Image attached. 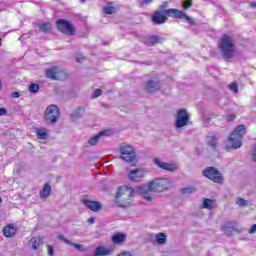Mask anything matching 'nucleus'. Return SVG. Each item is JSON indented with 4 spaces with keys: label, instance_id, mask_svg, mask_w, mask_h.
I'll return each mask as SVG.
<instances>
[{
    "label": "nucleus",
    "instance_id": "1",
    "mask_svg": "<svg viewBox=\"0 0 256 256\" xmlns=\"http://www.w3.org/2000/svg\"><path fill=\"white\" fill-rule=\"evenodd\" d=\"M174 183L175 181L171 178H155L147 184L139 186L137 190L145 201L151 203L153 201V193H165V191L173 188Z\"/></svg>",
    "mask_w": 256,
    "mask_h": 256
},
{
    "label": "nucleus",
    "instance_id": "2",
    "mask_svg": "<svg viewBox=\"0 0 256 256\" xmlns=\"http://www.w3.org/2000/svg\"><path fill=\"white\" fill-rule=\"evenodd\" d=\"M245 133H247V126L243 124L238 125L230 134V137L226 142V151L240 149L241 145H243L242 141Z\"/></svg>",
    "mask_w": 256,
    "mask_h": 256
},
{
    "label": "nucleus",
    "instance_id": "3",
    "mask_svg": "<svg viewBox=\"0 0 256 256\" xmlns=\"http://www.w3.org/2000/svg\"><path fill=\"white\" fill-rule=\"evenodd\" d=\"M218 49L226 61H230V59H233L235 57V41L233 40V37L224 34L218 43Z\"/></svg>",
    "mask_w": 256,
    "mask_h": 256
},
{
    "label": "nucleus",
    "instance_id": "4",
    "mask_svg": "<svg viewBox=\"0 0 256 256\" xmlns=\"http://www.w3.org/2000/svg\"><path fill=\"white\" fill-rule=\"evenodd\" d=\"M135 190L129 186H122L116 194V203L119 207H129L133 203Z\"/></svg>",
    "mask_w": 256,
    "mask_h": 256
},
{
    "label": "nucleus",
    "instance_id": "5",
    "mask_svg": "<svg viewBox=\"0 0 256 256\" xmlns=\"http://www.w3.org/2000/svg\"><path fill=\"white\" fill-rule=\"evenodd\" d=\"M45 75L47 79H51L52 81H65L67 79V73L57 66L46 69Z\"/></svg>",
    "mask_w": 256,
    "mask_h": 256
},
{
    "label": "nucleus",
    "instance_id": "6",
    "mask_svg": "<svg viewBox=\"0 0 256 256\" xmlns=\"http://www.w3.org/2000/svg\"><path fill=\"white\" fill-rule=\"evenodd\" d=\"M120 159L126 163H133L136 158L135 148L129 144L120 145Z\"/></svg>",
    "mask_w": 256,
    "mask_h": 256
},
{
    "label": "nucleus",
    "instance_id": "7",
    "mask_svg": "<svg viewBox=\"0 0 256 256\" xmlns=\"http://www.w3.org/2000/svg\"><path fill=\"white\" fill-rule=\"evenodd\" d=\"M60 117V112H59V107L55 104L49 105L44 113V120L46 123H52L55 124L59 121Z\"/></svg>",
    "mask_w": 256,
    "mask_h": 256
},
{
    "label": "nucleus",
    "instance_id": "8",
    "mask_svg": "<svg viewBox=\"0 0 256 256\" xmlns=\"http://www.w3.org/2000/svg\"><path fill=\"white\" fill-rule=\"evenodd\" d=\"M202 175L206 177V179H210V181H213L214 183H223V175H221V172L215 167H206L203 170Z\"/></svg>",
    "mask_w": 256,
    "mask_h": 256
},
{
    "label": "nucleus",
    "instance_id": "9",
    "mask_svg": "<svg viewBox=\"0 0 256 256\" xmlns=\"http://www.w3.org/2000/svg\"><path fill=\"white\" fill-rule=\"evenodd\" d=\"M161 87H163V83L158 77H151L144 82L146 93H157V91H161Z\"/></svg>",
    "mask_w": 256,
    "mask_h": 256
},
{
    "label": "nucleus",
    "instance_id": "10",
    "mask_svg": "<svg viewBox=\"0 0 256 256\" xmlns=\"http://www.w3.org/2000/svg\"><path fill=\"white\" fill-rule=\"evenodd\" d=\"M56 27L60 33H64V35H75V26L65 19H59L56 22Z\"/></svg>",
    "mask_w": 256,
    "mask_h": 256
},
{
    "label": "nucleus",
    "instance_id": "11",
    "mask_svg": "<svg viewBox=\"0 0 256 256\" xmlns=\"http://www.w3.org/2000/svg\"><path fill=\"white\" fill-rule=\"evenodd\" d=\"M189 123V113L187 109L183 108L177 111L175 127L176 129H181L182 127L187 126Z\"/></svg>",
    "mask_w": 256,
    "mask_h": 256
},
{
    "label": "nucleus",
    "instance_id": "12",
    "mask_svg": "<svg viewBox=\"0 0 256 256\" xmlns=\"http://www.w3.org/2000/svg\"><path fill=\"white\" fill-rule=\"evenodd\" d=\"M128 177L132 183H141L147 177V169L135 168L129 171Z\"/></svg>",
    "mask_w": 256,
    "mask_h": 256
},
{
    "label": "nucleus",
    "instance_id": "13",
    "mask_svg": "<svg viewBox=\"0 0 256 256\" xmlns=\"http://www.w3.org/2000/svg\"><path fill=\"white\" fill-rule=\"evenodd\" d=\"M154 163L155 165H157V167H159V169H163L164 171H170V173H175V171L179 169L175 164L163 162L159 158H155Z\"/></svg>",
    "mask_w": 256,
    "mask_h": 256
},
{
    "label": "nucleus",
    "instance_id": "14",
    "mask_svg": "<svg viewBox=\"0 0 256 256\" xmlns=\"http://www.w3.org/2000/svg\"><path fill=\"white\" fill-rule=\"evenodd\" d=\"M163 41H165V38L159 35H152L143 39V43L147 45V47H155V45H159L160 43H163Z\"/></svg>",
    "mask_w": 256,
    "mask_h": 256
},
{
    "label": "nucleus",
    "instance_id": "15",
    "mask_svg": "<svg viewBox=\"0 0 256 256\" xmlns=\"http://www.w3.org/2000/svg\"><path fill=\"white\" fill-rule=\"evenodd\" d=\"M152 21L155 25H163V23H167L165 10L156 11L152 16Z\"/></svg>",
    "mask_w": 256,
    "mask_h": 256
},
{
    "label": "nucleus",
    "instance_id": "16",
    "mask_svg": "<svg viewBox=\"0 0 256 256\" xmlns=\"http://www.w3.org/2000/svg\"><path fill=\"white\" fill-rule=\"evenodd\" d=\"M222 231L224 235L230 237V235H233V233H241L243 228L241 226L237 227L236 225L227 224L222 226Z\"/></svg>",
    "mask_w": 256,
    "mask_h": 256
},
{
    "label": "nucleus",
    "instance_id": "17",
    "mask_svg": "<svg viewBox=\"0 0 256 256\" xmlns=\"http://www.w3.org/2000/svg\"><path fill=\"white\" fill-rule=\"evenodd\" d=\"M82 203H83V205H85V207L90 209V211H94V212L101 211V203H99V201L83 199Z\"/></svg>",
    "mask_w": 256,
    "mask_h": 256
},
{
    "label": "nucleus",
    "instance_id": "18",
    "mask_svg": "<svg viewBox=\"0 0 256 256\" xmlns=\"http://www.w3.org/2000/svg\"><path fill=\"white\" fill-rule=\"evenodd\" d=\"M164 13L174 19H183V17H185V13L183 11L173 8L164 10Z\"/></svg>",
    "mask_w": 256,
    "mask_h": 256
},
{
    "label": "nucleus",
    "instance_id": "19",
    "mask_svg": "<svg viewBox=\"0 0 256 256\" xmlns=\"http://www.w3.org/2000/svg\"><path fill=\"white\" fill-rule=\"evenodd\" d=\"M104 135H109V130L100 131L98 134L91 137L88 140V145H90L91 147H95V145L99 143V139H101V137H104Z\"/></svg>",
    "mask_w": 256,
    "mask_h": 256
},
{
    "label": "nucleus",
    "instance_id": "20",
    "mask_svg": "<svg viewBox=\"0 0 256 256\" xmlns=\"http://www.w3.org/2000/svg\"><path fill=\"white\" fill-rule=\"evenodd\" d=\"M58 239H60V241H63L64 243H66V245H70L71 247H74V249H76V251H81L82 253H83V251H85V248L83 247V245L71 242L69 239L65 238V236L63 234H60L58 236Z\"/></svg>",
    "mask_w": 256,
    "mask_h": 256
},
{
    "label": "nucleus",
    "instance_id": "21",
    "mask_svg": "<svg viewBox=\"0 0 256 256\" xmlns=\"http://www.w3.org/2000/svg\"><path fill=\"white\" fill-rule=\"evenodd\" d=\"M112 241L115 243V245H121V243H125L127 241V234L116 233L113 235Z\"/></svg>",
    "mask_w": 256,
    "mask_h": 256
},
{
    "label": "nucleus",
    "instance_id": "22",
    "mask_svg": "<svg viewBox=\"0 0 256 256\" xmlns=\"http://www.w3.org/2000/svg\"><path fill=\"white\" fill-rule=\"evenodd\" d=\"M217 205L215 204V200L204 198L202 203V209H208V211H213Z\"/></svg>",
    "mask_w": 256,
    "mask_h": 256
},
{
    "label": "nucleus",
    "instance_id": "23",
    "mask_svg": "<svg viewBox=\"0 0 256 256\" xmlns=\"http://www.w3.org/2000/svg\"><path fill=\"white\" fill-rule=\"evenodd\" d=\"M207 145L208 147H210V149H212L213 151H216L218 147L217 137L215 135L208 136Z\"/></svg>",
    "mask_w": 256,
    "mask_h": 256
},
{
    "label": "nucleus",
    "instance_id": "24",
    "mask_svg": "<svg viewBox=\"0 0 256 256\" xmlns=\"http://www.w3.org/2000/svg\"><path fill=\"white\" fill-rule=\"evenodd\" d=\"M2 232L5 237H8V239H11V237H13L15 233H17V230L13 226H6L3 228Z\"/></svg>",
    "mask_w": 256,
    "mask_h": 256
},
{
    "label": "nucleus",
    "instance_id": "25",
    "mask_svg": "<svg viewBox=\"0 0 256 256\" xmlns=\"http://www.w3.org/2000/svg\"><path fill=\"white\" fill-rule=\"evenodd\" d=\"M41 199H45L51 195V184L46 183L43 187V189L39 193Z\"/></svg>",
    "mask_w": 256,
    "mask_h": 256
},
{
    "label": "nucleus",
    "instance_id": "26",
    "mask_svg": "<svg viewBox=\"0 0 256 256\" xmlns=\"http://www.w3.org/2000/svg\"><path fill=\"white\" fill-rule=\"evenodd\" d=\"M111 255V250L103 246H99L95 249L94 256H107Z\"/></svg>",
    "mask_w": 256,
    "mask_h": 256
},
{
    "label": "nucleus",
    "instance_id": "27",
    "mask_svg": "<svg viewBox=\"0 0 256 256\" xmlns=\"http://www.w3.org/2000/svg\"><path fill=\"white\" fill-rule=\"evenodd\" d=\"M38 31L40 33H51V23L43 22L42 24H37Z\"/></svg>",
    "mask_w": 256,
    "mask_h": 256
},
{
    "label": "nucleus",
    "instance_id": "28",
    "mask_svg": "<svg viewBox=\"0 0 256 256\" xmlns=\"http://www.w3.org/2000/svg\"><path fill=\"white\" fill-rule=\"evenodd\" d=\"M155 240L158 245H165L167 243V234L159 232L155 235Z\"/></svg>",
    "mask_w": 256,
    "mask_h": 256
},
{
    "label": "nucleus",
    "instance_id": "29",
    "mask_svg": "<svg viewBox=\"0 0 256 256\" xmlns=\"http://www.w3.org/2000/svg\"><path fill=\"white\" fill-rule=\"evenodd\" d=\"M29 245L33 249V251H37V249H39V247L41 245V238H39V237L31 238Z\"/></svg>",
    "mask_w": 256,
    "mask_h": 256
},
{
    "label": "nucleus",
    "instance_id": "30",
    "mask_svg": "<svg viewBox=\"0 0 256 256\" xmlns=\"http://www.w3.org/2000/svg\"><path fill=\"white\" fill-rule=\"evenodd\" d=\"M85 110L78 108L73 114H71L70 119L73 123H75V121H78V119H81V117H83V113Z\"/></svg>",
    "mask_w": 256,
    "mask_h": 256
},
{
    "label": "nucleus",
    "instance_id": "31",
    "mask_svg": "<svg viewBox=\"0 0 256 256\" xmlns=\"http://www.w3.org/2000/svg\"><path fill=\"white\" fill-rule=\"evenodd\" d=\"M36 135L39 139H42L43 141H45V139H47V137H48L47 129L41 128V129L36 130Z\"/></svg>",
    "mask_w": 256,
    "mask_h": 256
},
{
    "label": "nucleus",
    "instance_id": "32",
    "mask_svg": "<svg viewBox=\"0 0 256 256\" xmlns=\"http://www.w3.org/2000/svg\"><path fill=\"white\" fill-rule=\"evenodd\" d=\"M103 12L106 15H113L115 13V7H113V3H109L106 6L103 7Z\"/></svg>",
    "mask_w": 256,
    "mask_h": 256
},
{
    "label": "nucleus",
    "instance_id": "33",
    "mask_svg": "<svg viewBox=\"0 0 256 256\" xmlns=\"http://www.w3.org/2000/svg\"><path fill=\"white\" fill-rule=\"evenodd\" d=\"M196 192H197V188L193 186L186 187L181 190L182 195H192V193H196Z\"/></svg>",
    "mask_w": 256,
    "mask_h": 256
},
{
    "label": "nucleus",
    "instance_id": "34",
    "mask_svg": "<svg viewBox=\"0 0 256 256\" xmlns=\"http://www.w3.org/2000/svg\"><path fill=\"white\" fill-rule=\"evenodd\" d=\"M228 89L230 91H233L235 93V95H237V93H239V86L237 85V82H232L229 86Z\"/></svg>",
    "mask_w": 256,
    "mask_h": 256
},
{
    "label": "nucleus",
    "instance_id": "35",
    "mask_svg": "<svg viewBox=\"0 0 256 256\" xmlns=\"http://www.w3.org/2000/svg\"><path fill=\"white\" fill-rule=\"evenodd\" d=\"M236 205H238V207H247L249 204H248L247 200L239 197L236 200Z\"/></svg>",
    "mask_w": 256,
    "mask_h": 256
},
{
    "label": "nucleus",
    "instance_id": "36",
    "mask_svg": "<svg viewBox=\"0 0 256 256\" xmlns=\"http://www.w3.org/2000/svg\"><path fill=\"white\" fill-rule=\"evenodd\" d=\"M30 93H38L39 92V84L32 83L29 86Z\"/></svg>",
    "mask_w": 256,
    "mask_h": 256
},
{
    "label": "nucleus",
    "instance_id": "37",
    "mask_svg": "<svg viewBox=\"0 0 256 256\" xmlns=\"http://www.w3.org/2000/svg\"><path fill=\"white\" fill-rule=\"evenodd\" d=\"M192 5H193V1L192 0H184L183 3H182V7L185 10L191 9Z\"/></svg>",
    "mask_w": 256,
    "mask_h": 256
},
{
    "label": "nucleus",
    "instance_id": "38",
    "mask_svg": "<svg viewBox=\"0 0 256 256\" xmlns=\"http://www.w3.org/2000/svg\"><path fill=\"white\" fill-rule=\"evenodd\" d=\"M153 0H139L140 7H147V5H151Z\"/></svg>",
    "mask_w": 256,
    "mask_h": 256
},
{
    "label": "nucleus",
    "instance_id": "39",
    "mask_svg": "<svg viewBox=\"0 0 256 256\" xmlns=\"http://www.w3.org/2000/svg\"><path fill=\"white\" fill-rule=\"evenodd\" d=\"M101 95H103V90L95 89L92 98L97 99V97H101Z\"/></svg>",
    "mask_w": 256,
    "mask_h": 256
},
{
    "label": "nucleus",
    "instance_id": "40",
    "mask_svg": "<svg viewBox=\"0 0 256 256\" xmlns=\"http://www.w3.org/2000/svg\"><path fill=\"white\" fill-rule=\"evenodd\" d=\"M183 19H186V21H188L190 25H195V20H193V18H191L190 16H187V14L183 16Z\"/></svg>",
    "mask_w": 256,
    "mask_h": 256
},
{
    "label": "nucleus",
    "instance_id": "41",
    "mask_svg": "<svg viewBox=\"0 0 256 256\" xmlns=\"http://www.w3.org/2000/svg\"><path fill=\"white\" fill-rule=\"evenodd\" d=\"M48 255L53 256L55 255V248L53 246L48 245Z\"/></svg>",
    "mask_w": 256,
    "mask_h": 256
},
{
    "label": "nucleus",
    "instance_id": "42",
    "mask_svg": "<svg viewBox=\"0 0 256 256\" xmlns=\"http://www.w3.org/2000/svg\"><path fill=\"white\" fill-rule=\"evenodd\" d=\"M237 116L235 114H230L226 116L227 121H235Z\"/></svg>",
    "mask_w": 256,
    "mask_h": 256
},
{
    "label": "nucleus",
    "instance_id": "43",
    "mask_svg": "<svg viewBox=\"0 0 256 256\" xmlns=\"http://www.w3.org/2000/svg\"><path fill=\"white\" fill-rule=\"evenodd\" d=\"M248 233L250 235H253L256 233V224L252 225V227L248 230Z\"/></svg>",
    "mask_w": 256,
    "mask_h": 256
},
{
    "label": "nucleus",
    "instance_id": "44",
    "mask_svg": "<svg viewBox=\"0 0 256 256\" xmlns=\"http://www.w3.org/2000/svg\"><path fill=\"white\" fill-rule=\"evenodd\" d=\"M3 115H7V109L0 107V117H3Z\"/></svg>",
    "mask_w": 256,
    "mask_h": 256
},
{
    "label": "nucleus",
    "instance_id": "45",
    "mask_svg": "<svg viewBox=\"0 0 256 256\" xmlns=\"http://www.w3.org/2000/svg\"><path fill=\"white\" fill-rule=\"evenodd\" d=\"M12 97L13 99H19V97H21V94L19 92H14L12 93Z\"/></svg>",
    "mask_w": 256,
    "mask_h": 256
},
{
    "label": "nucleus",
    "instance_id": "46",
    "mask_svg": "<svg viewBox=\"0 0 256 256\" xmlns=\"http://www.w3.org/2000/svg\"><path fill=\"white\" fill-rule=\"evenodd\" d=\"M169 6V2L165 1L160 5V9H165L166 7Z\"/></svg>",
    "mask_w": 256,
    "mask_h": 256
},
{
    "label": "nucleus",
    "instance_id": "47",
    "mask_svg": "<svg viewBox=\"0 0 256 256\" xmlns=\"http://www.w3.org/2000/svg\"><path fill=\"white\" fill-rule=\"evenodd\" d=\"M118 256H131V252H124L119 254Z\"/></svg>",
    "mask_w": 256,
    "mask_h": 256
},
{
    "label": "nucleus",
    "instance_id": "48",
    "mask_svg": "<svg viewBox=\"0 0 256 256\" xmlns=\"http://www.w3.org/2000/svg\"><path fill=\"white\" fill-rule=\"evenodd\" d=\"M249 7H251L252 9L255 8L256 7V2H250Z\"/></svg>",
    "mask_w": 256,
    "mask_h": 256
},
{
    "label": "nucleus",
    "instance_id": "49",
    "mask_svg": "<svg viewBox=\"0 0 256 256\" xmlns=\"http://www.w3.org/2000/svg\"><path fill=\"white\" fill-rule=\"evenodd\" d=\"M88 223H90V225H93V223H95V218H90L88 220Z\"/></svg>",
    "mask_w": 256,
    "mask_h": 256
},
{
    "label": "nucleus",
    "instance_id": "50",
    "mask_svg": "<svg viewBox=\"0 0 256 256\" xmlns=\"http://www.w3.org/2000/svg\"><path fill=\"white\" fill-rule=\"evenodd\" d=\"M77 63H83V58H76Z\"/></svg>",
    "mask_w": 256,
    "mask_h": 256
},
{
    "label": "nucleus",
    "instance_id": "51",
    "mask_svg": "<svg viewBox=\"0 0 256 256\" xmlns=\"http://www.w3.org/2000/svg\"><path fill=\"white\" fill-rule=\"evenodd\" d=\"M1 89H3V84L1 83V80H0V91Z\"/></svg>",
    "mask_w": 256,
    "mask_h": 256
},
{
    "label": "nucleus",
    "instance_id": "52",
    "mask_svg": "<svg viewBox=\"0 0 256 256\" xmlns=\"http://www.w3.org/2000/svg\"><path fill=\"white\" fill-rule=\"evenodd\" d=\"M2 201H3V199H1V197H0V203H2Z\"/></svg>",
    "mask_w": 256,
    "mask_h": 256
},
{
    "label": "nucleus",
    "instance_id": "53",
    "mask_svg": "<svg viewBox=\"0 0 256 256\" xmlns=\"http://www.w3.org/2000/svg\"><path fill=\"white\" fill-rule=\"evenodd\" d=\"M0 46H1V38H0Z\"/></svg>",
    "mask_w": 256,
    "mask_h": 256
},
{
    "label": "nucleus",
    "instance_id": "54",
    "mask_svg": "<svg viewBox=\"0 0 256 256\" xmlns=\"http://www.w3.org/2000/svg\"><path fill=\"white\" fill-rule=\"evenodd\" d=\"M82 1H86V0H82Z\"/></svg>",
    "mask_w": 256,
    "mask_h": 256
}]
</instances>
